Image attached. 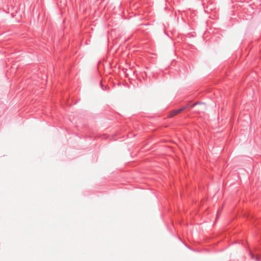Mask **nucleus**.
I'll return each mask as SVG.
<instances>
[{"label": "nucleus", "instance_id": "nucleus-1", "mask_svg": "<svg viewBox=\"0 0 261 261\" xmlns=\"http://www.w3.org/2000/svg\"><path fill=\"white\" fill-rule=\"evenodd\" d=\"M198 103H199L196 102V103H194L192 104V105H190V104H188L185 106L182 107L180 109H176V110H173L170 112V113L169 114V117L170 118H172V117H174V116L181 113L184 110H187L189 107H194Z\"/></svg>", "mask_w": 261, "mask_h": 261}, {"label": "nucleus", "instance_id": "nucleus-2", "mask_svg": "<svg viewBox=\"0 0 261 261\" xmlns=\"http://www.w3.org/2000/svg\"><path fill=\"white\" fill-rule=\"evenodd\" d=\"M251 258H254L253 254H251Z\"/></svg>", "mask_w": 261, "mask_h": 261}, {"label": "nucleus", "instance_id": "nucleus-3", "mask_svg": "<svg viewBox=\"0 0 261 261\" xmlns=\"http://www.w3.org/2000/svg\"><path fill=\"white\" fill-rule=\"evenodd\" d=\"M256 259L257 260H259V257H257L256 258Z\"/></svg>", "mask_w": 261, "mask_h": 261}]
</instances>
